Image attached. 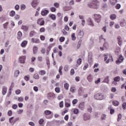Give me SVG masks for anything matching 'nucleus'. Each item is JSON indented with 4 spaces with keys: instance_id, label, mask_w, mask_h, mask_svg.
<instances>
[{
    "instance_id": "5701e85b",
    "label": "nucleus",
    "mask_w": 126,
    "mask_h": 126,
    "mask_svg": "<svg viewBox=\"0 0 126 126\" xmlns=\"http://www.w3.org/2000/svg\"><path fill=\"white\" fill-rule=\"evenodd\" d=\"M112 104L114 106H119L120 102L118 101L114 100L112 102Z\"/></svg>"
},
{
    "instance_id": "5fc2aeb1",
    "label": "nucleus",
    "mask_w": 126,
    "mask_h": 126,
    "mask_svg": "<svg viewBox=\"0 0 126 126\" xmlns=\"http://www.w3.org/2000/svg\"><path fill=\"white\" fill-rule=\"evenodd\" d=\"M50 10L51 11H52V12H55V11H56V10H57V9H56V8L54 7H52L50 8Z\"/></svg>"
},
{
    "instance_id": "8fccbe9b",
    "label": "nucleus",
    "mask_w": 126,
    "mask_h": 126,
    "mask_svg": "<svg viewBox=\"0 0 126 126\" xmlns=\"http://www.w3.org/2000/svg\"><path fill=\"white\" fill-rule=\"evenodd\" d=\"M45 31H46V29H45V28H41L40 29V32H41V33H43Z\"/></svg>"
},
{
    "instance_id": "393cba45",
    "label": "nucleus",
    "mask_w": 126,
    "mask_h": 126,
    "mask_svg": "<svg viewBox=\"0 0 126 126\" xmlns=\"http://www.w3.org/2000/svg\"><path fill=\"white\" fill-rule=\"evenodd\" d=\"M63 66H60L59 67V72L60 74V75H63V71L62 70H63Z\"/></svg>"
},
{
    "instance_id": "3c124183",
    "label": "nucleus",
    "mask_w": 126,
    "mask_h": 126,
    "mask_svg": "<svg viewBox=\"0 0 126 126\" xmlns=\"http://www.w3.org/2000/svg\"><path fill=\"white\" fill-rule=\"evenodd\" d=\"M122 108L123 110H126V102H124L122 104Z\"/></svg>"
},
{
    "instance_id": "c03bdc74",
    "label": "nucleus",
    "mask_w": 126,
    "mask_h": 126,
    "mask_svg": "<svg viewBox=\"0 0 126 126\" xmlns=\"http://www.w3.org/2000/svg\"><path fill=\"white\" fill-rule=\"evenodd\" d=\"M35 35V32L34 31H32L30 33V37H33Z\"/></svg>"
},
{
    "instance_id": "f257e3e1",
    "label": "nucleus",
    "mask_w": 126,
    "mask_h": 126,
    "mask_svg": "<svg viewBox=\"0 0 126 126\" xmlns=\"http://www.w3.org/2000/svg\"><path fill=\"white\" fill-rule=\"evenodd\" d=\"M88 7L94 8V9H98L100 7V1L98 0H93L91 3L88 4Z\"/></svg>"
},
{
    "instance_id": "423d86ee",
    "label": "nucleus",
    "mask_w": 126,
    "mask_h": 126,
    "mask_svg": "<svg viewBox=\"0 0 126 126\" xmlns=\"http://www.w3.org/2000/svg\"><path fill=\"white\" fill-rule=\"evenodd\" d=\"M37 24L42 26L45 24V21L43 20V19H38L37 22Z\"/></svg>"
},
{
    "instance_id": "e433bc0d",
    "label": "nucleus",
    "mask_w": 126,
    "mask_h": 126,
    "mask_svg": "<svg viewBox=\"0 0 126 126\" xmlns=\"http://www.w3.org/2000/svg\"><path fill=\"white\" fill-rule=\"evenodd\" d=\"M117 39L118 41L119 44L120 45L122 43V37L120 36H119L118 37Z\"/></svg>"
},
{
    "instance_id": "a211bd4d",
    "label": "nucleus",
    "mask_w": 126,
    "mask_h": 126,
    "mask_svg": "<svg viewBox=\"0 0 126 126\" xmlns=\"http://www.w3.org/2000/svg\"><path fill=\"white\" fill-rule=\"evenodd\" d=\"M7 92V88L4 87L2 89V95H5Z\"/></svg>"
},
{
    "instance_id": "774afa93",
    "label": "nucleus",
    "mask_w": 126,
    "mask_h": 126,
    "mask_svg": "<svg viewBox=\"0 0 126 126\" xmlns=\"http://www.w3.org/2000/svg\"><path fill=\"white\" fill-rule=\"evenodd\" d=\"M15 8L16 10H19V5L17 4L15 6Z\"/></svg>"
},
{
    "instance_id": "c9c22d12",
    "label": "nucleus",
    "mask_w": 126,
    "mask_h": 126,
    "mask_svg": "<svg viewBox=\"0 0 126 126\" xmlns=\"http://www.w3.org/2000/svg\"><path fill=\"white\" fill-rule=\"evenodd\" d=\"M69 27L67 25H65L64 28L63 29V30H65V31H69Z\"/></svg>"
},
{
    "instance_id": "6e6552de",
    "label": "nucleus",
    "mask_w": 126,
    "mask_h": 126,
    "mask_svg": "<svg viewBox=\"0 0 126 126\" xmlns=\"http://www.w3.org/2000/svg\"><path fill=\"white\" fill-rule=\"evenodd\" d=\"M48 13H49V10L43 9L41 11V15L42 16H46V15H48Z\"/></svg>"
},
{
    "instance_id": "37998d69",
    "label": "nucleus",
    "mask_w": 126,
    "mask_h": 126,
    "mask_svg": "<svg viewBox=\"0 0 126 126\" xmlns=\"http://www.w3.org/2000/svg\"><path fill=\"white\" fill-rule=\"evenodd\" d=\"M39 125H44V119H40L39 121Z\"/></svg>"
},
{
    "instance_id": "c756f323",
    "label": "nucleus",
    "mask_w": 126,
    "mask_h": 126,
    "mask_svg": "<svg viewBox=\"0 0 126 126\" xmlns=\"http://www.w3.org/2000/svg\"><path fill=\"white\" fill-rule=\"evenodd\" d=\"M27 45V41H23L21 43L22 47H25Z\"/></svg>"
},
{
    "instance_id": "f3484780",
    "label": "nucleus",
    "mask_w": 126,
    "mask_h": 126,
    "mask_svg": "<svg viewBox=\"0 0 126 126\" xmlns=\"http://www.w3.org/2000/svg\"><path fill=\"white\" fill-rule=\"evenodd\" d=\"M87 79L90 82L92 81V79H93V76L91 74H89L87 77Z\"/></svg>"
},
{
    "instance_id": "b1692460",
    "label": "nucleus",
    "mask_w": 126,
    "mask_h": 126,
    "mask_svg": "<svg viewBox=\"0 0 126 126\" xmlns=\"http://www.w3.org/2000/svg\"><path fill=\"white\" fill-rule=\"evenodd\" d=\"M115 53L116 55H119L120 56H122V55H121V50H120L119 49H116Z\"/></svg>"
},
{
    "instance_id": "a19ab883",
    "label": "nucleus",
    "mask_w": 126,
    "mask_h": 126,
    "mask_svg": "<svg viewBox=\"0 0 126 126\" xmlns=\"http://www.w3.org/2000/svg\"><path fill=\"white\" fill-rule=\"evenodd\" d=\"M26 8V5L25 4L21 5V10H24Z\"/></svg>"
},
{
    "instance_id": "4c0bfd02",
    "label": "nucleus",
    "mask_w": 126,
    "mask_h": 126,
    "mask_svg": "<svg viewBox=\"0 0 126 126\" xmlns=\"http://www.w3.org/2000/svg\"><path fill=\"white\" fill-rule=\"evenodd\" d=\"M13 117H11L9 118V123H10V124H13L14 123H15V121H14L13 120Z\"/></svg>"
},
{
    "instance_id": "ddd939ff",
    "label": "nucleus",
    "mask_w": 126,
    "mask_h": 126,
    "mask_svg": "<svg viewBox=\"0 0 126 126\" xmlns=\"http://www.w3.org/2000/svg\"><path fill=\"white\" fill-rule=\"evenodd\" d=\"M48 17H49V18H51L52 20H56V19H57V17L56 16V15L53 14H49L48 15Z\"/></svg>"
},
{
    "instance_id": "0e129e2a",
    "label": "nucleus",
    "mask_w": 126,
    "mask_h": 126,
    "mask_svg": "<svg viewBox=\"0 0 126 126\" xmlns=\"http://www.w3.org/2000/svg\"><path fill=\"white\" fill-rule=\"evenodd\" d=\"M64 70H65V71H68V66H65L64 67Z\"/></svg>"
},
{
    "instance_id": "ea45409f",
    "label": "nucleus",
    "mask_w": 126,
    "mask_h": 126,
    "mask_svg": "<svg viewBox=\"0 0 126 126\" xmlns=\"http://www.w3.org/2000/svg\"><path fill=\"white\" fill-rule=\"evenodd\" d=\"M19 74V71L16 70V71H15L14 75L15 77H17V76H18Z\"/></svg>"
},
{
    "instance_id": "c85d7f7f",
    "label": "nucleus",
    "mask_w": 126,
    "mask_h": 126,
    "mask_svg": "<svg viewBox=\"0 0 126 126\" xmlns=\"http://www.w3.org/2000/svg\"><path fill=\"white\" fill-rule=\"evenodd\" d=\"M75 90H76L75 87H71L70 89V91L72 93H74V92H75Z\"/></svg>"
},
{
    "instance_id": "338daca9",
    "label": "nucleus",
    "mask_w": 126,
    "mask_h": 126,
    "mask_svg": "<svg viewBox=\"0 0 126 126\" xmlns=\"http://www.w3.org/2000/svg\"><path fill=\"white\" fill-rule=\"evenodd\" d=\"M75 72H74V69H71V71H70V74L71 75H73V74H74Z\"/></svg>"
},
{
    "instance_id": "4be33fe9",
    "label": "nucleus",
    "mask_w": 126,
    "mask_h": 126,
    "mask_svg": "<svg viewBox=\"0 0 126 126\" xmlns=\"http://www.w3.org/2000/svg\"><path fill=\"white\" fill-rule=\"evenodd\" d=\"M33 51L34 55H36V54H37V52H38V47L36 46L33 47Z\"/></svg>"
},
{
    "instance_id": "f704fd0d",
    "label": "nucleus",
    "mask_w": 126,
    "mask_h": 126,
    "mask_svg": "<svg viewBox=\"0 0 126 126\" xmlns=\"http://www.w3.org/2000/svg\"><path fill=\"white\" fill-rule=\"evenodd\" d=\"M15 11H11L10 13V16L13 17V16H15Z\"/></svg>"
},
{
    "instance_id": "a18cd8bd",
    "label": "nucleus",
    "mask_w": 126,
    "mask_h": 126,
    "mask_svg": "<svg viewBox=\"0 0 126 126\" xmlns=\"http://www.w3.org/2000/svg\"><path fill=\"white\" fill-rule=\"evenodd\" d=\"M55 92H56V93H60V92H61V89H60V88L59 87L56 88Z\"/></svg>"
},
{
    "instance_id": "6ab92c4d",
    "label": "nucleus",
    "mask_w": 126,
    "mask_h": 126,
    "mask_svg": "<svg viewBox=\"0 0 126 126\" xmlns=\"http://www.w3.org/2000/svg\"><path fill=\"white\" fill-rule=\"evenodd\" d=\"M22 29L24 30V31L27 32L28 31V29H29V27L27 26H22Z\"/></svg>"
},
{
    "instance_id": "09e8293b",
    "label": "nucleus",
    "mask_w": 126,
    "mask_h": 126,
    "mask_svg": "<svg viewBox=\"0 0 126 126\" xmlns=\"http://www.w3.org/2000/svg\"><path fill=\"white\" fill-rule=\"evenodd\" d=\"M65 107H66V108H69V107H70V103L65 102Z\"/></svg>"
},
{
    "instance_id": "1a4fd4ad",
    "label": "nucleus",
    "mask_w": 126,
    "mask_h": 126,
    "mask_svg": "<svg viewBox=\"0 0 126 126\" xmlns=\"http://www.w3.org/2000/svg\"><path fill=\"white\" fill-rule=\"evenodd\" d=\"M81 63H82V59L80 58L77 59L76 61L77 64L76 65V66H77V67H78V66H79L81 64Z\"/></svg>"
},
{
    "instance_id": "a878e982",
    "label": "nucleus",
    "mask_w": 126,
    "mask_h": 126,
    "mask_svg": "<svg viewBox=\"0 0 126 126\" xmlns=\"http://www.w3.org/2000/svg\"><path fill=\"white\" fill-rule=\"evenodd\" d=\"M107 118L106 114H102L101 117V121H105Z\"/></svg>"
},
{
    "instance_id": "864d4df0",
    "label": "nucleus",
    "mask_w": 126,
    "mask_h": 126,
    "mask_svg": "<svg viewBox=\"0 0 126 126\" xmlns=\"http://www.w3.org/2000/svg\"><path fill=\"white\" fill-rule=\"evenodd\" d=\"M104 82L105 83H109V77H107L104 80Z\"/></svg>"
},
{
    "instance_id": "20e7f679",
    "label": "nucleus",
    "mask_w": 126,
    "mask_h": 126,
    "mask_svg": "<svg viewBox=\"0 0 126 126\" xmlns=\"http://www.w3.org/2000/svg\"><path fill=\"white\" fill-rule=\"evenodd\" d=\"M44 114L45 115H46V116L49 115V117L47 116V118H48V119H51V118L53 117V115H52V112L50 111H45L44 112Z\"/></svg>"
},
{
    "instance_id": "7ed1b4c3",
    "label": "nucleus",
    "mask_w": 126,
    "mask_h": 126,
    "mask_svg": "<svg viewBox=\"0 0 126 126\" xmlns=\"http://www.w3.org/2000/svg\"><path fill=\"white\" fill-rule=\"evenodd\" d=\"M94 19L97 23H99L101 20V15L100 14H94Z\"/></svg>"
},
{
    "instance_id": "aec40b11",
    "label": "nucleus",
    "mask_w": 126,
    "mask_h": 126,
    "mask_svg": "<svg viewBox=\"0 0 126 126\" xmlns=\"http://www.w3.org/2000/svg\"><path fill=\"white\" fill-rule=\"evenodd\" d=\"M117 18V16L116 15V14H111L110 16V19H111V20H115V19H116V18Z\"/></svg>"
},
{
    "instance_id": "6e6d98bb",
    "label": "nucleus",
    "mask_w": 126,
    "mask_h": 126,
    "mask_svg": "<svg viewBox=\"0 0 126 126\" xmlns=\"http://www.w3.org/2000/svg\"><path fill=\"white\" fill-rule=\"evenodd\" d=\"M59 106H60V108L63 107V101H62L61 102H60Z\"/></svg>"
},
{
    "instance_id": "9b49d317",
    "label": "nucleus",
    "mask_w": 126,
    "mask_h": 126,
    "mask_svg": "<svg viewBox=\"0 0 126 126\" xmlns=\"http://www.w3.org/2000/svg\"><path fill=\"white\" fill-rule=\"evenodd\" d=\"M25 59L26 57L25 56L21 57L19 58V62L21 63H25Z\"/></svg>"
},
{
    "instance_id": "69168bd1",
    "label": "nucleus",
    "mask_w": 126,
    "mask_h": 126,
    "mask_svg": "<svg viewBox=\"0 0 126 126\" xmlns=\"http://www.w3.org/2000/svg\"><path fill=\"white\" fill-rule=\"evenodd\" d=\"M103 8H106L107 6H108L107 3H103L102 5Z\"/></svg>"
},
{
    "instance_id": "2f4dec72",
    "label": "nucleus",
    "mask_w": 126,
    "mask_h": 126,
    "mask_svg": "<svg viewBox=\"0 0 126 126\" xmlns=\"http://www.w3.org/2000/svg\"><path fill=\"white\" fill-rule=\"evenodd\" d=\"M64 89H66V90H68L69 85L68 83H65L64 84Z\"/></svg>"
},
{
    "instance_id": "bf43d9fd",
    "label": "nucleus",
    "mask_w": 126,
    "mask_h": 126,
    "mask_svg": "<svg viewBox=\"0 0 126 126\" xmlns=\"http://www.w3.org/2000/svg\"><path fill=\"white\" fill-rule=\"evenodd\" d=\"M54 6L58 8L60 6V4H59V3L56 2L54 4Z\"/></svg>"
},
{
    "instance_id": "13d9d810",
    "label": "nucleus",
    "mask_w": 126,
    "mask_h": 126,
    "mask_svg": "<svg viewBox=\"0 0 126 126\" xmlns=\"http://www.w3.org/2000/svg\"><path fill=\"white\" fill-rule=\"evenodd\" d=\"M15 93L17 95H19V94L21 93V91L20 90H18L15 91Z\"/></svg>"
},
{
    "instance_id": "bb28decb",
    "label": "nucleus",
    "mask_w": 126,
    "mask_h": 126,
    "mask_svg": "<svg viewBox=\"0 0 126 126\" xmlns=\"http://www.w3.org/2000/svg\"><path fill=\"white\" fill-rule=\"evenodd\" d=\"M71 39L72 41H75L76 40V37H75V34L74 33L71 35Z\"/></svg>"
},
{
    "instance_id": "cd10ccee",
    "label": "nucleus",
    "mask_w": 126,
    "mask_h": 126,
    "mask_svg": "<svg viewBox=\"0 0 126 126\" xmlns=\"http://www.w3.org/2000/svg\"><path fill=\"white\" fill-rule=\"evenodd\" d=\"M21 37H22V32H18L17 38L18 39V40H19L20 38H21Z\"/></svg>"
},
{
    "instance_id": "052dcab7",
    "label": "nucleus",
    "mask_w": 126,
    "mask_h": 126,
    "mask_svg": "<svg viewBox=\"0 0 126 126\" xmlns=\"http://www.w3.org/2000/svg\"><path fill=\"white\" fill-rule=\"evenodd\" d=\"M41 53L42 54H45L46 53V49L45 48H42L41 50Z\"/></svg>"
},
{
    "instance_id": "dca6fc26",
    "label": "nucleus",
    "mask_w": 126,
    "mask_h": 126,
    "mask_svg": "<svg viewBox=\"0 0 126 126\" xmlns=\"http://www.w3.org/2000/svg\"><path fill=\"white\" fill-rule=\"evenodd\" d=\"M83 36H84V32H83V31H80L78 34V37L81 38L83 37Z\"/></svg>"
},
{
    "instance_id": "79ce46f5",
    "label": "nucleus",
    "mask_w": 126,
    "mask_h": 126,
    "mask_svg": "<svg viewBox=\"0 0 126 126\" xmlns=\"http://www.w3.org/2000/svg\"><path fill=\"white\" fill-rule=\"evenodd\" d=\"M88 66H89L88 63L85 64V65L83 68V69L84 70H86V69H87V68H88Z\"/></svg>"
},
{
    "instance_id": "58836bf2",
    "label": "nucleus",
    "mask_w": 126,
    "mask_h": 126,
    "mask_svg": "<svg viewBox=\"0 0 126 126\" xmlns=\"http://www.w3.org/2000/svg\"><path fill=\"white\" fill-rule=\"evenodd\" d=\"M54 95V94L53 93H49L47 94V97L48 99H50V98H52Z\"/></svg>"
},
{
    "instance_id": "473e14b6",
    "label": "nucleus",
    "mask_w": 126,
    "mask_h": 126,
    "mask_svg": "<svg viewBox=\"0 0 126 126\" xmlns=\"http://www.w3.org/2000/svg\"><path fill=\"white\" fill-rule=\"evenodd\" d=\"M114 80L115 82H119V81L121 80V78H120V77H116L114 78Z\"/></svg>"
},
{
    "instance_id": "9d476101",
    "label": "nucleus",
    "mask_w": 126,
    "mask_h": 126,
    "mask_svg": "<svg viewBox=\"0 0 126 126\" xmlns=\"http://www.w3.org/2000/svg\"><path fill=\"white\" fill-rule=\"evenodd\" d=\"M87 23L88 25H90V26H91V27H93L94 26V24H93V22H92V20L91 18H89L87 20Z\"/></svg>"
},
{
    "instance_id": "72a5a7b5",
    "label": "nucleus",
    "mask_w": 126,
    "mask_h": 126,
    "mask_svg": "<svg viewBox=\"0 0 126 126\" xmlns=\"http://www.w3.org/2000/svg\"><path fill=\"white\" fill-rule=\"evenodd\" d=\"M39 78L40 77L39 76V74H34L33 75V78H34V79H39Z\"/></svg>"
},
{
    "instance_id": "f03ea898",
    "label": "nucleus",
    "mask_w": 126,
    "mask_h": 126,
    "mask_svg": "<svg viewBox=\"0 0 126 126\" xmlns=\"http://www.w3.org/2000/svg\"><path fill=\"white\" fill-rule=\"evenodd\" d=\"M94 98L95 100H103L105 97L102 94L98 93L94 94Z\"/></svg>"
},
{
    "instance_id": "0eeeda50",
    "label": "nucleus",
    "mask_w": 126,
    "mask_h": 126,
    "mask_svg": "<svg viewBox=\"0 0 126 126\" xmlns=\"http://www.w3.org/2000/svg\"><path fill=\"white\" fill-rule=\"evenodd\" d=\"M83 119L84 121H88L90 119V115L87 113L83 115Z\"/></svg>"
},
{
    "instance_id": "412c9836",
    "label": "nucleus",
    "mask_w": 126,
    "mask_h": 126,
    "mask_svg": "<svg viewBox=\"0 0 126 126\" xmlns=\"http://www.w3.org/2000/svg\"><path fill=\"white\" fill-rule=\"evenodd\" d=\"M109 1L112 5H115L117 3V0H109Z\"/></svg>"
},
{
    "instance_id": "4d7b16f0",
    "label": "nucleus",
    "mask_w": 126,
    "mask_h": 126,
    "mask_svg": "<svg viewBox=\"0 0 126 126\" xmlns=\"http://www.w3.org/2000/svg\"><path fill=\"white\" fill-rule=\"evenodd\" d=\"M122 119V114H120L118 115V118L117 119V122H120L121 119Z\"/></svg>"
},
{
    "instance_id": "f8f14e48",
    "label": "nucleus",
    "mask_w": 126,
    "mask_h": 126,
    "mask_svg": "<svg viewBox=\"0 0 126 126\" xmlns=\"http://www.w3.org/2000/svg\"><path fill=\"white\" fill-rule=\"evenodd\" d=\"M85 106V103L84 102H82L79 105V108L80 110H83L84 109V107Z\"/></svg>"
},
{
    "instance_id": "7c9ffc66",
    "label": "nucleus",
    "mask_w": 126,
    "mask_h": 126,
    "mask_svg": "<svg viewBox=\"0 0 126 126\" xmlns=\"http://www.w3.org/2000/svg\"><path fill=\"white\" fill-rule=\"evenodd\" d=\"M39 73L40 75H45L46 74V71L41 70Z\"/></svg>"
},
{
    "instance_id": "2eb2a0df",
    "label": "nucleus",
    "mask_w": 126,
    "mask_h": 126,
    "mask_svg": "<svg viewBox=\"0 0 126 126\" xmlns=\"http://www.w3.org/2000/svg\"><path fill=\"white\" fill-rule=\"evenodd\" d=\"M88 62L90 64L92 63H93V60H92V55L89 54L88 58Z\"/></svg>"
},
{
    "instance_id": "4468645a",
    "label": "nucleus",
    "mask_w": 126,
    "mask_h": 126,
    "mask_svg": "<svg viewBox=\"0 0 126 126\" xmlns=\"http://www.w3.org/2000/svg\"><path fill=\"white\" fill-rule=\"evenodd\" d=\"M38 0H33L32 3V5L33 6V7H36V6L38 5Z\"/></svg>"
},
{
    "instance_id": "680f3d73",
    "label": "nucleus",
    "mask_w": 126,
    "mask_h": 126,
    "mask_svg": "<svg viewBox=\"0 0 126 126\" xmlns=\"http://www.w3.org/2000/svg\"><path fill=\"white\" fill-rule=\"evenodd\" d=\"M77 102H78V100L76 99L73 100V101H72L73 105H75V104H76V103H77Z\"/></svg>"
},
{
    "instance_id": "49530a36",
    "label": "nucleus",
    "mask_w": 126,
    "mask_h": 126,
    "mask_svg": "<svg viewBox=\"0 0 126 126\" xmlns=\"http://www.w3.org/2000/svg\"><path fill=\"white\" fill-rule=\"evenodd\" d=\"M18 101L19 102H23V101H24V98L22 96L19 97L18 98Z\"/></svg>"
},
{
    "instance_id": "39448f33",
    "label": "nucleus",
    "mask_w": 126,
    "mask_h": 126,
    "mask_svg": "<svg viewBox=\"0 0 126 126\" xmlns=\"http://www.w3.org/2000/svg\"><path fill=\"white\" fill-rule=\"evenodd\" d=\"M123 61H124V57H123V56H119V58L116 61V63H117V64H120L121 63H123Z\"/></svg>"
},
{
    "instance_id": "603ef678",
    "label": "nucleus",
    "mask_w": 126,
    "mask_h": 126,
    "mask_svg": "<svg viewBox=\"0 0 126 126\" xmlns=\"http://www.w3.org/2000/svg\"><path fill=\"white\" fill-rule=\"evenodd\" d=\"M62 33H63V35H64L65 36H66L68 34L67 32H66V31H65L64 30H63L62 31Z\"/></svg>"
},
{
    "instance_id": "e2e57ef3",
    "label": "nucleus",
    "mask_w": 126,
    "mask_h": 126,
    "mask_svg": "<svg viewBox=\"0 0 126 126\" xmlns=\"http://www.w3.org/2000/svg\"><path fill=\"white\" fill-rule=\"evenodd\" d=\"M63 94H60L58 97V100H61V99H63Z\"/></svg>"
},
{
    "instance_id": "de8ad7c7",
    "label": "nucleus",
    "mask_w": 126,
    "mask_h": 126,
    "mask_svg": "<svg viewBox=\"0 0 126 126\" xmlns=\"http://www.w3.org/2000/svg\"><path fill=\"white\" fill-rule=\"evenodd\" d=\"M65 38H64V37L62 36L60 38L59 41L60 42H63V41H64Z\"/></svg>"
}]
</instances>
